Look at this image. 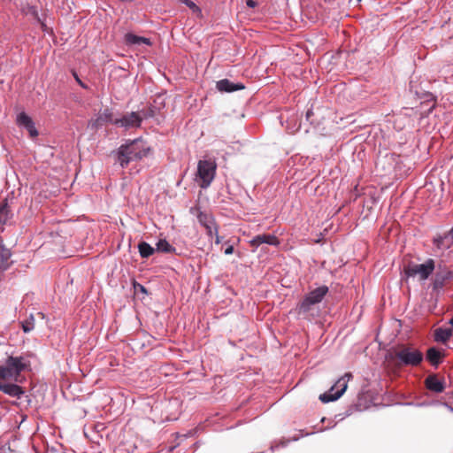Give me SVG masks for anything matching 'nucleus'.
Returning <instances> with one entry per match:
<instances>
[{
    "instance_id": "obj_28",
    "label": "nucleus",
    "mask_w": 453,
    "mask_h": 453,
    "mask_svg": "<svg viewBox=\"0 0 453 453\" xmlns=\"http://www.w3.org/2000/svg\"><path fill=\"white\" fill-rule=\"evenodd\" d=\"M180 3L184 4L188 7H189L193 12H200V8L191 0H180Z\"/></svg>"
},
{
    "instance_id": "obj_31",
    "label": "nucleus",
    "mask_w": 453,
    "mask_h": 453,
    "mask_svg": "<svg viewBox=\"0 0 453 453\" xmlns=\"http://www.w3.org/2000/svg\"><path fill=\"white\" fill-rule=\"evenodd\" d=\"M73 75L76 81V82L83 88L87 89L88 88V86L79 78L78 74L73 72Z\"/></svg>"
},
{
    "instance_id": "obj_33",
    "label": "nucleus",
    "mask_w": 453,
    "mask_h": 453,
    "mask_svg": "<svg viewBox=\"0 0 453 453\" xmlns=\"http://www.w3.org/2000/svg\"><path fill=\"white\" fill-rule=\"evenodd\" d=\"M256 2L253 0H247V5L250 8H254L256 6Z\"/></svg>"
},
{
    "instance_id": "obj_29",
    "label": "nucleus",
    "mask_w": 453,
    "mask_h": 453,
    "mask_svg": "<svg viewBox=\"0 0 453 453\" xmlns=\"http://www.w3.org/2000/svg\"><path fill=\"white\" fill-rule=\"evenodd\" d=\"M134 290L136 292L140 291V292H142L143 294H146V295L148 294L147 288L143 285H142L140 283L134 282Z\"/></svg>"
},
{
    "instance_id": "obj_17",
    "label": "nucleus",
    "mask_w": 453,
    "mask_h": 453,
    "mask_svg": "<svg viewBox=\"0 0 453 453\" xmlns=\"http://www.w3.org/2000/svg\"><path fill=\"white\" fill-rule=\"evenodd\" d=\"M453 278V272L445 270L435 273L433 280V290L440 291L443 288L445 282Z\"/></svg>"
},
{
    "instance_id": "obj_36",
    "label": "nucleus",
    "mask_w": 453,
    "mask_h": 453,
    "mask_svg": "<svg viewBox=\"0 0 453 453\" xmlns=\"http://www.w3.org/2000/svg\"><path fill=\"white\" fill-rule=\"evenodd\" d=\"M312 115V111L308 110L306 112V119L309 120L310 117Z\"/></svg>"
},
{
    "instance_id": "obj_21",
    "label": "nucleus",
    "mask_w": 453,
    "mask_h": 453,
    "mask_svg": "<svg viewBox=\"0 0 453 453\" xmlns=\"http://www.w3.org/2000/svg\"><path fill=\"white\" fill-rule=\"evenodd\" d=\"M426 358L431 365L437 366L441 360V353L435 348L432 347L427 349Z\"/></svg>"
},
{
    "instance_id": "obj_18",
    "label": "nucleus",
    "mask_w": 453,
    "mask_h": 453,
    "mask_svg": "<svg viewBox=\"0 0 453 453\" xmlns=\"http://www.w3.org/2000/svg\"><path fill=\"white\" fill-rule=\"evenodd\" d=\"M12 252L4 245L3 239H0V269L6 271L10 267L9 259Z\"/></svg>"
},
{
    "instance_id": "obj_39",
    "label": "nucleus",
    "mask_w": 453,
    "mask_h": 453,
    "mask_svg": "<svg viewBox=\"0 0 453 453\" xmlns=\"http://www.w3.org/2000/svg\"><path fill=\"white\" fill-rule=\"evenodd\" d=\"M313 434V433H306V434H305V436L310 435V434ZM302 436H304V434H302Z\"/></svg>"
},
{
    "instance_id": "obj_11",
    "label": "nucleus",
    "mask_w": 453,
    "mask_h": 453,
    "mask_svg": "<svg viewBox=\"0 0 453 453\" xmlns=\"http://www.w3.org/2000/svg\"><path fill=\"white\" fill-rule=\"evenodd\" d=\"M199 223L206 229L207 234L210 237L213 236V234H217L218 226L215 222V219L211 214L206 212H199L197 215Z\"/></svg>"
},
{
    "instance_id": "obj_24",
    "label": "nucleus",
    "mask_w": 453,
    "mask_h": 453,
    "mask_svg": "<svg viewBox=\"0 0 453 453\" xmlns=\"http://www.w3.org/2000/svg\"><path fill=\"white\" fill-rule=\"evenodd\" d=\"M21 327L24 333L27 334L35 328V317L30 314L27 319L21 322Z\"/></svg>"
},
{
    "instance_id": "obj_34",
    "label": "nucleus",
    "mask_w": 453,
    "mask_h": 453,
    "mask_svg": "<svg viewBox=\"0 0 453 453\" xmlns=\"http://www.w3.org/2000/svg\"><path fill=\"white\" fill-rule=\"evenodd\" d=\"M213 235H215V242L217 244L220 243L221 242V237L219 235V233L217 232V234H213Z\"/></svg>"
},
{
    "instance_id": "obj_38",
    "label": "nucleus",
    "mask_w": 453,
    "mask_h": 453,
    "mask_svg": "<svg viewBox=\"0 0 453 453\" xmlns=\"http://www.w3.org/2000/svg\"><path fill=\"white\" fill-rule=\"evenodd\" d=\"M38 315L41 316L42 319L44 318V314L42 312H39Z\"/></svg>"
},
{
    "instance_id": "obj_4",
    "label": "nucleus",
    "mask_w": 453,
    "mask_h": 453,
    "mask_svg": "<svg viewBox=\"0 0 453 453\" xmlns=\"http://www.w3.org/2000/svg\"><path fill=\"white\" fill-rule=\"evenodd\" d=\"M399 363L405 366H418L424 359L423 353L412 347H403L395 352Z\"/></svg>"
},
{
    "instance_id": "obj_13",
    "label": "nucleus",
    "mask_w": 453,
    "mask_h": 453,
    "mask_svg": "<svg viewBox=\"0 0 453 453\" xmlns=\"http://www.w3.org/2000/svg\"><path fill=\"white\" fill-rule=\"evenodd\" d=\"M434 244L439 250L443 251L449 249L453 244V227L443 234L434 237Z\"/></svg>"
},
{
    "instance_id": "obj_6",
    "label": "nucleus",
    "mask_w": 453,
    "mask_h": 453,
    "mask_svg": "<svg viewBox=\"0 0 453 453\" xmlns=\"http://www.w3.org/2000/svg\"><path fill=\"white\" fill-rule=\"evenodd\" d=\"M216 173V165L209 160H200L197 165V176L201 180L202 188H207L213 180Z\"/></svg>"
},
{
    "instance_id": "obj_14",
    "label": "nucleus",
    "mask_w": 453,
    "mask_h": 453,
    "mask_svg": "<svg viewBox=\"0 0 453 453\" xmlns=\"http://www.w3.org/2000/svg\"><path fill=\"white\" fill-rule=\"evenodd\" d=\"M216 88L221 93H232L245 88L242 82H234L228 79H222L216 82Z\"/></svg>"
},
{
    "instance_id": "obj_2",
    "label": "nucleus",
    "mask_w": 453,
    "mask_h": 453,
    "mask_svg": "<svg viewBox=\"0 0 453 453\" xmlns=\"http://www.w3.org/2000/svg\"><path fill=\"white\" fill-rule=\"evenodd\" d=\"M328 291V287L322 285L307 293L296 306L298 315H309L312 311L313 306L320 303L327 295Z\"/></svg>"
},
{
    "instance_id": "obj_30",
    "label": "nucleus",
    "mask_w": 453,
    "mask_h": 453,
    "mask_svg": "<svg viewBox=\"0 0 453 453\" xmlns=\"http://www.w3.org/2000/svg\"><path fill=\"white\" fill-rule=\"evenodd\" d=\"M0 380H10L4 365H0Z\"/></svg>"
},
{
    "instance_id": "obj_27",
    "label": "nucleus",
    "mask_w": 453,
    "mask_h": 453,
    "mask_svg": "<svg viewBox=\"0 0 453 453\" xmlns=\"http://www.w3.org/2000/svg\"><path fill=\"white\" fill-rule=\"evenodd\" d=\"M8 205L4 203L0 206V231H3V226L6 223L8 219Z\"/></svg>"
},
{
    "instance_id": "obj_5",
    "label": "nucleus",
    "mask_w": 453,
    "mask_h": 453,
    "mask_svg": "<svg viewBox=\"0 0 453 453\" xmlns=\"http://www.w3.org/2000/svg\"><path fill=\"white\" fill-rule=\"evenodd\" d=\"M352 377L351 373H345L344 376L338 379L330 389L319 395V400L322 403H330L338 400L346 391L348 388V380Z\"/></svg>"
},
{
    "instance_id": "obj_22",
    "label": "nucleus",
    "mask_w": 453,
    "mask_h": 453,
    "mask_svg": "<svg viewBox=\"0 0 453 453\" xmlns=\"http://www.w3.org/2000/svg\"><path fill=\"white\" fill-rule=\"evenodd\" d=\"M138 250L140 256L142 258H148L149 257L154 254L156 249L153 248L150 243L142 241L138 244Z\"/></svg>"
},
{
    "instance_id": "obj_32",
    "label": "nucleus",
    "mask_w": 453,
    "mask_h": 453,
    "mask_svg": "<svg viewBox=\"0 0 453 453\" xmlns=\"http://www.w3.org/2000/svg\"><path fill=\"white\" fill-rule=\"evenodd\" d=\"M224 253L226 255H231L234 253V246L233 245H229L224 251Z\"/></svg>"
},
{
    "instance_id": "obj_35",
    "label": "nucleus",
    "mask_w": 453,
    "mask_h": 453,
    "mask_svg": "<svg viewBox=\"0 0 453 453\" xmlns=\"http://www.w3.org/2000/svg\"><path fill=\"white\" fill-rule=\"evenodd\" d=\"M298 439H299V437H293V438L291 439V441H297ZM288 441H290V440H288V441H281V442H280V446H281V447H285Z\"/></svg>"
},
{
    "instance_id": "obj_1",
    "label": "nucleus",
    "mask_w": 453,
    "mask_h": 453,
    "mask_svg": "<svg viewBox=\"0 0 453 453\" xmlns=\"http://www.w3.org/2000/svg\"><path fill=\"white\" fill-rule=\"evenodd\" d=\"M150 151V147L142 139L127 140L120 145L116 154V162L122 168H125L132 161L141 160L145 157Z\"/></svg>"
},
{
    "instance_id": "obj_7",
    "label": "nucleus",
    "mask_w": 453,
    "mask_h": 453,
    "mask_svg": "<svg viewBox=\"0 0 453 453\" xmlns=\"http://www.w3.org/2000/svg\"><path fill=\"white\" fill-rule=\"evenodd\" d=\"M435 268V262L432 258H428L423 264L410 265L405 268L404 272L408 277L419 275L420 280H425L429 278Z\"/></svg>"
},
{
    "instance_id": "obj_15",
    "label": "nucleus",
    "mask_w": 453,
    "mask_h": 453,
    "mask_svg": "<svg viewBox=\"0 0 453 453\" xmlns=\"http://www.w3.org/2000/svg\"><path fill=\"white\" fill-rule=\"evenodd\" d=\"M264 243L277 246L279 244V241L275 235L265 234L256 235L250 241V244L253 248V251H255L261 244Z\"/></svg>"
},
{
    "instance_id": "obj_9",
    "label": "nucleus",
    "mask_w": 453,
    "mask_h": 453,
    "mask_svg": "<svg viewBox=\"0 0 453 453\" xmlns=\"http://www.w3.org/2000/svg\"><path fill=\"white\" fill-rule=\"evenodd\" d=\"M114 119L112 111L107 108L103 111H100L96 118L89 120L88 127L94 130H98L108 123L113 124Z\"/></svg>"
},
{
    "instance_id": "obj_8",
    "label": "nucleus",
    "mask_w": 453,
    "mask_h": 453,
    "mask_svg": "<svg viewBox=\"0 0 453 453\" xmlns=\"http://www.w3.org/2000/svg\"><path fill=\"white\" fill-rule=\"evenodd\" d=\"M142 122V116L139 111L127 112L122 117L115 119L113 125L125 129L138 128Z\"/></svg>"
},
{
    "instance_id": "obj_26",
    "label": "nucleus",
    "mask_w": 453,
    "mask_h": 453,
    "mask_svg": "<svg viewBox=\"0 0 453 453\" xmlns=\"http://www.w3.org/2000/svg\"><path fill=\"white\" fill-rule=\"evenodd\" d=\"M404 405H416L418 407H423V406H429V405H436V404H442L443 406H445L448 410H449L450 411H453V406L449 405V403H440L438 401H434V402H431V403H426V402H423V403H403Z\"/></svg>"
},
{
    "instance_id": "obj_23",
    "label": "nucleus",
    "mask_w": 453,
    "mask_h": 453,
    "mask_svg": "<svg viewBox=\"0 0 453 453\" xmlns=\"http://www.w3.org/2000/svg\"><path fill=\"white\" fill-rule=\"evenodd\" d=\"M156 250L163 253H174L176 249L165 239H160L156 244Z\"/></svg>"
},
{
    "instance_id": "obj_20",
    "label": "nucleus",
    "mask_w": 453,
    "mask_h": 453,
    "mask_svg": "<svg viewBox=\"0 0 453 453\" xmlns=\"http://www.w3.org/2000/svg\"><path fill=\"white\" fill-rule=\"evenodd\" d=\"M452 328L439 327L434 331V340L445 343L452 336Z\"/></svg>"
},
{
    "instance_id": "obj_19",
    "label": "nucleus",
    "mask_w": 453,
    "mask_h": 453,
    "mask_svg": "<svg viewBox=\"0 0 453 453\" xmlns=\"http://www.w3.org/2000/svg\"><path fill=\"white\" fill-rule=\"evenodd\" d=\"M125 42L129 45H140L142 43L150 45V41L149 38L139 36L132 33L126 34Z\"/></svg>"
},
{
    "instance_id": "obj_12",
    "label": "nucleus",
    "mask_w": 453,
    "mask_h": 453,
    "mask_svg": "<svg viewBox=\"0 0 453 453\" xmlns=\"http://www.w3.org/2000/svg\"><path fill=\"white\" fill-rule=\"evenodd\" d=\"M425 386L426 389L433 393H442L445 390L446 385L443 379H439L436 374H429L425 379Z\"/></svg>"
},
{
    "instance_id": "obj_3",
    "label": "nucleus",
    "mask_w": 453,
    "mask_h": 453,
    "mask_svg": "<svg viewBox=\"0 0 453 453\" xmlns=\"http://www.w3.org/2000/svg\"><path fill=\"white\" fill-rule=\"evenodd\" d=\"M4 366L10 380L19 382V378L23 371L27 370L30 366L29 360L23 356H9Z\"/></svg>"
},
{
    "instance_id": "obj_37",
    "label": "nucleus",
    "mask_w": 453,
    "mask_h": 453,
    "mask_svg": "<svg viewBox=\"0 0 453 453\" xmlns=\"http://www.w3.org/2000/svg\"><path fill=\"white\" fill-rule=\"evenodd\" d=\"M449 324L451 325V327H450V328H452V330H453V318H452V319H450V320H449Z\"/></svg>"
},
{
    "instance_id": "obj_10",
    "label": "nucleus",
    "mask_w": 453,
    "mask_h": 453,
    "mask_svg": "<svg viewBox=\"0 0 453 453\" xmlns=\"http://www.w3.org/2000/svg\"><path fill=\"white\" fill-rule=\"evenodd\" d=\"M16 122L19 127L25 128L32 138L38 136L39 133L33 119L26 112L19 113Z\"/></svg>"
},
{
    "instance_id": "obj_25",
    "label": "nucleus",
    "mask_w": 453,
    "mask_h": 453,
    "mask_svg": "<svg viewBox=\"0 0 453 453\" xmlns=\"http://www.w3.org/2000/svg\"><path fill=\"white\" fill-rule=\"evenodd\" d=\"M158 111H159V109H157L156 106L150 105L148 107V109H143V110L140 111L139 112L142 116V119H151V118L156 117V115L157 114Z\"/></svg>"
},
{
    "instance_id": "obj_16",
    "label": "nucleus",
    "mask_w": 453,
    "mask_h": 453,
    "mask_svg": "<svg viewBox=\"0 0 453 453\" xmlns=\"http://www.w3.org/2000/svg\"><path fill=\"white\" fill-rule=\"evenodd\" d=\"M0 391L5 395L20 399L25 395L24 389L15 383L0 382Z\"/></svg>"
}]
</instances>
